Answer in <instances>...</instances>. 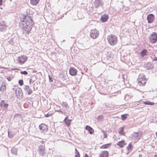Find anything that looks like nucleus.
Listing matches in <instances>:
<instances>
[{"label": "nucleus", "instance_id": "obj_23", "mask_svg": "<svg viewBox=\"0 0 157 157\" xmlns=\"http://www.w3.org/2000/svg\"><path fill=\"white\" fill-rule=\"evenodd\" d=\"M62 106L65 108L66 109H67L69 108V106L68 105L67 103L66 102H63L61 103Z\"/></svg>", "mask_w": 157, "mask_h": 157}, {"label": "nucleus", "instance_id": "obj_48", "mask_svg": "<svg viewBox=\"0 0 157 157\" xmlns=\"http://www.w3.org/2000/svg\"><path fill=\"white\" fill-rule=\"evenodd\" d=\"M44 142L43 141H40L41 143H42V144H43V143H44Z\"/></svg>", "mask_w": 157, "mask_h": 157}, {"label": "nucleus", "instance_id": "obj_24", "mask_svg": "<svg viewBox=\"0 0 157 157\" xmlns=\"http://www.w3.org/2000/svg\"><path fill=\"white\" fill-rule=\"evenodd\" d=\"M14 135V132L10 130L8 131V136L9 138H12Z\"/></svg>", "mask_w": 157, "mask_h": 157}, {"label": "nucleus", "instance_id": "obj_14", "mask_svg": "<svg viewBox=\"0 0 157 157\" xmlns=\"http://www.w3.org/2000/svg\"><path fill=\"white\" fill-rule=\"evenodd\" d=\"M108 152L106 151H102L99 155V157H108Z\"/></svg>", "mask_w": 157, "mask_h": 157}, {"label": "nucleus", "instance_id": "obj_10", "mask_svg": "<svg viewBox=\"0 0 157 157\" xmlns=\"http://www.w3.org/2000/svg\"><path fill=\"white\" fill-rule=\"evenodd\" d=\"M15 93L17 98H22L23 94L22 90L20 88L18 90H16Z\"/></svg>", "mask_w": 157, "mask_h": 157}, {"label": "nucleus", "instance_id": "obj_8", "mask_svg": "<svg viewBox=\"0 0 157 157\" xmlns=\"http://www.w3.org/2000/svg\"><path fill=\"white\" fill-rule=\"evenodd\" d=\"M27 58L28 57L26 56L22 55L18 57V61L20 64H22L27 60Z\"/></svg>", "mask_w": 157, "mask_h": 157}, {"label": "nucleus", "instance_id": "obj_36", "mask_svg": "<svg viewBox=\"0 0 157 157\" xmlns=\"http://www.w3.org/2000/svg\"><path fill=\"white\" fill-rule=\"evenodd\" d=\"M151 58L152 59L153 61H157V57L155 56H153V57L151 56Z\"/></svg>", "mask_w": 157, "mask_h": 157}, {"label": "nucleus", "instance_id": "obj_9", "mask_svg": "<svg viewBox=\"0 0 157 157\" xmlns=\"http://www.w3.org/2000/svg\"><path fill=\"white\" fill-rule=\"evenodd\" d=\"M154 16L152 14H150L147 16V22L149 23H152L154 20Z\"/></svg>", "mask_w": 157, "mask_h": 157}, {"label": "nucleus", "instance_id": "obj_46", "mask_svg": "<svg viewBox=\"0 0 157 157\" xmlns=\"http://www.w3.org/2000/svg\"><path fill=\"white\" fill-rule=\"evenodd\" d=\"M84 157H89V156L88 155H87L86 154Z\"/></svg>", "mask_w": 157, "mask_h": 157}, {"label": "nucleus", "instance_id": "obj_2", "mask_svg": "<svg viewBox=\"0 0 157 157\" xmlns=\"http://www.w3.org/2000/svg\"><path fill=\"white\" fill-rule=\"evenodd\" d=\"M107 40L109 43L111 45H114L117 42V37L114 35H111L109 36Z\"/></svg>", "mask_w": 157, "mask_h": 157}, {"label": "nucleus", "instance_id": "obj_43", "mask_svg": "<svg viewBox=\"0 0 157 157\" xmlns=\"http://www.w3.org/2000/svg\"><path fill=\"white\" fill-rule=\"evenodd\" d=\"M103 132L104 133V138H106L107 137V134L104 131H103Z\"/></svg>", "mask_w": 157, "mask_h": 157}, {"label": "nucleus", "instance_id": "obj_33", "mask_svg": "<svg viewBox=\"0 0 157 157\" xmlns=\"http://www.w3.org/2000/svg\"><path fill=\"white\" fill-rule=\"evenodd\" d=\"M128 114H123L121 115V119L123 120H125L127 118Z\"/></svg>", "mask_w": 157, "mask_h": 157}, {"label": "nucleus", "instance_id": "obj_29", "mask_svg": "<svg viewBox=\"0 0 157 157\" xmlns=\"http://www.w3.org/2000/svg\"><path fill=\"white\" fill-rule=\"evenodd\" d=\"M36 79V76H34L32 77V79H31L29 80V83L34 82Z\"/></svg>", "mask_w": 157, "mask_h": 157}, {"label": "nucleus", "instance_id": "obj_6", "mask_svg": "<svg viewBox=\"0 0 157 157\" xmlns=\"http://www.w3.org/2000/svg\"><path fill=\"white\" fill-rule=\"evenodd\" d=\"M48 127L47 125L41 124L39 126V128L42 132L44 133L46 132L48 130Z\"/></svg>", "mask_w": 157, "mask_h": 157}, {"label": "nucleus", "instance_id": "obj_22", "mask_svg": "<svg viewBox=\"0 0 157 157\" xmlns=\"http://www.w3.org/2000/svg\"><path fill=\"white\" fill-rule=\"evenodd\" d=\"M95 4V6L96 8H97L101 4V0H95L94 2Z\"/></svg>", "mask_w": 157, "mask_h": 157}, {"label": "nucleus", "instance_id": "obj_50", "mask_svg": "<svg viewBox=\"0 0 157 157\" xmlns=\"http://www.w3.org/2000/svg\"><path fill=\"white\" fill-rule=\"evenodd\" d=\"M141 156H142V155H139V157H140Z\"/></svg>", "mask_w": 157, "mask_h": 157}, {"label": "nucleus", "instance_id": "obj_27", "mask_svg": "<svg viewBox=\"0 0 157 157\" xmlns=\"http://www.w3.org/2000/svg\"><path fill=\"white\" fill-rule=\"evenodd\" d=\"M124 128L121 127L119 129V132L120 134H121L122 135H124Z\"/></svg>", "mask_w": 157, "mask_h": 157}, {"label": "nucleus", "instance_id": "obj_12", "mask_svg": "<svg viewBox=\"0 0 157 157\" xmlns=\"http://www.w3.org/2000/svg\"><path fill=\"white\" fill-rule=\"evenodd\" d=\"M77 70L75 68L71 67L69 69V74L71 76H75L76 75L77 73Z\"/></svg>", "mask_w": 157, "mask_h": 157}, {"label": "nucleus", "instance_id": "obj_17", "mask_svg": "<svg viewBox=\"0 0 157 157\" xmlns=\"http://www.w3.org/2000/svg\"><path fill=\"white\" fill-rule=\"evenodd\" d=\"M7 29V26L4 23L2 24L0 23V31L2 32H4Z\"/></svg>", "mask_w": 157, "mask_h": 157}, {"label": "nucleus", "instance_id": "obj_18", "mask_svg": "<svg viewBox=\"0 0 157 157\" xmlns=\"http://www.w3.org/2000/svg\"><path fill=\"white\" fill-rule=\"evenodd\" d=\"M148 53L147 50L146 49H143L140 53V56L142 57H144V56L147 55Z\"/></svg>", "mask_w": 157, "mask_h": 157}, {"label": "nucleus", "instance_id": "obj_15", "mask_svg": "<svg viewBox=\"0 0 157 157\" xmlns=\"http://www.w3.org/2000/svg\"><path fill=\"white\" fill-rule=\"evenodd\" d=\"M144 67L146 69L148 70L152 69L154 66L150 63L148 62L144 65Z\"/></svg>", "mask_w": 157, "mask_h": 157}, {"label": "nucleus", "instance_id": "obj_7", "mask_svg": "<svg viewBox=\"0 0 157 157\" xmlns=\"http://www.w3.org/2000/svg\"><path fill=\"white\" fill-rule=\"evenodd\" d=\"M38 151L40 155L43 156L44 155L45 153L44 146L43 145H39L38 149Z\"/></svg>", "mask_w": 157, "mask_h": 157}, {"label": "nucleus", "instance_id": "obj_16", "mask_svg": "<svg viewBox=\"0 0 157 157\" xmlns=\"http://www.w3.org/2000/svg\"><path fill=\"white\" fill-rule=\"evenodd\" d=\"M109 18L108 15L105 14L104 15H102L101 16L100 20L102 22H104L107 21Z\"/></svg>", "mask_w": 157, "mask_h": 157}, {"label": "nucleus", "instance_id": "obj_19", "mask_svg": "<svg viewBox=\"0 0 157 157\" xmlns=\"http://www.w3.org/2000/svg\"><path fill=\"white\" fill-rule=\"evenodd\" d=\"M85 129L86 130H87L88 131L89 133L91 134H92L94 133V129L92 128L88 125H86V126Z\"/></svg>", "mask_w": 157, "mask_h": 157}, {"label": "nucleus", "instance_id": "obj_4", "mask_svg": "<svg viewBox=\"0 0 157 157\" xmlns=\"http://www.w3.org/2000/svg\"><path fill=\"white\" fill-rule=\"evenodd\" d=\"M150 41L152 43H155L157 40V33L155 32H153L149 37Z\"/></svg>", "mask_w": 157, "mask_h": 157}, {"label": "nucleus", "instance_id": "obj_30", "mask_svg": "<svg viewBox=\"0 0 157 157\" xmlns=\"http://www.w3.org/2000/svg\"><path fill=\"white\" fill-rule=\"evenodd\" d=\"M110 144H106L105 145H103L100 148H101V149H105V148H107L110 145Z\"/></svg>", "mask_w": 157, "mask_h": 157}, {"label": "nucleus", "instance_id": "obj_45", "mask_svg": "<svg viewBox=\"0 0 157 157\" xmlns=\"http://www.w3.org/2000/svg\"><path fill=\"white\" fill-rule=\"evenodd\" d=\"M3 1L2 0H0V6H1L2 4Z\"/></svg>", "mask_w": 157, "mask_h": 157}, {"label": "nucleus", "instance_id": "obj_21", "mask_svg": "<svg viewBox=\"0 0 157 157\" xmlns=\"http://www.w3.org/2000/svg\"><path fill=\"white\" fill-rule=\"evenodd\" d=\"M132 136L136 139H139L141 136V134L138 132H134L132 134Z\"/></svg>", "mask_w": 157, "mask_h": 157}, {"label": "nucleus", "instance_id": "obj_41", "mask_svg": "<svg viewBox=\"0 0 157 157\" xmlns=\"http://www.w3.org/2000/svg\"><path fill=\"white\" fill-rule=\"evenodd\" d=\"M48 77L49 81L51 82H53V80L52 77H51L49 75H48Z\"/></svg>", "mask_w": 157, "mask_h": 157}, {"label": "nucleus", "instance_id": "obj_26", "mask_svg": "<svg viewBox=\"0 0 157 157\" xmlns=\"http://www.w3.org/2000/svg\"><path fill=\"white\" fill-rule=\"evenodd\" d=\"M17 149L15 148H13L11 150V153L13 154H17Z\"/></svg>", "mask_w": 157, "mask_h": 157}, {"label": "nucleus", "instance_id": "obj_39", "mask_svg": "<svg viewBox=\"0 0 157 157\" xmlns=\"http://www.w3.org/2000/svg\"><path fill=\"white\" fill-rule=\"evenodd\" d=\"M103 118V116L102 115H100L97 117L98 120H101Z\"/></svg>", "mask_w": 157, "mask_h": 157}, {"label": "nucleus", "instance_id": "obj_38", "mask_svg": "<svg viewBox=\"0 0 157 157\" xmlns=\"http://www.w3.org/2000/svg\"><path fill=\"white\" fill-rule=\"evenodd\" d=\"M18 83L20 86H22L23 85V80L21 79L19 81Z\"/></svg>", "mask_w": 157, "mask_h": 157}, {"label": "nucleus", "instance_id": "obj_40", "mask_svg": "<svg viewBox=\"0 0 157 157\" xmlns=\"http://www.w3.org/2000/svg\"><path fill=\"white\" fill-rule=\"evenodd\" d=\"M52 115V113H48L46 114H45V117H48Z\"/></svg>", "mask_w": 157, "mask_h": 157}, {"label": "nucleus", "instance_id": "obj_13", "mask_svg": "<svg viewBox=\"0 0 157 157\" xmlns=\"http://www.w3.org/2000/svg\"><path fill=\"white\" fill-rule=\"evenodd\" d=\"M24 89L26 93H27L29 95L33 93V91L28 86H25Z\"/></svg>", "mask_w": 157, "mask_h": 157}, {"label": "nucleus", "instance_id": "obj_37", "mask_svg": "<svg viewBox=\"0 0 157 157\" xmlns=\"http://www.w3.org/2000/svg\"><path fill=\"white\" fill-rule=\"evenodd\" d=\"M20 73L21 74H23L25 75H27L28 74V72L26 71H21Z\"/></svg>", "mask_w": 157, "mask_h": 157}, {"label": "nucleus", "instance_id": "obj_25", "mask_svg": "<svg viewBox=\"0 0 157 157\" xmlns=\"http://www.w3.org/2000/svg\"><path fill=\"white\" fill-rule=\"evenodd\" d=\"M40 0H30L31 4L33 5H36L39 2Z\"/></svg>", "mask_w": 157, "mask_h": 157}, {"label": "nucleus", "instance_id": "obj_1", "mask_svg": "<svg viewBox=\"0 0 157 157\" xmlns=\"http://www.w3.org/2000/svg\"><path fill=\"white\" fill-rule=\"evenodd\" d=\"M32 17L30 14L26 15H24L22 17L20 18V21L19 22L20 26H22V28L24 30V32L29 34L32 27L34 24V22L31 18Z\"/></svg>", "mask_w": 157, "mask_h": 157}, {"label": "nucleus", "instance_id": "obj_11", "mask_svg": "<svg viewBox=\"0 0 157 157\" xmlns=\"http://www.w3.org/2000/svg\"><path fill=\"white\" fill-rule=\"evenodd\" d=\"M0 105L3 110H6L7 109L9 105L8 104L5 103L4 100H2L0 102Z\"/></svg>", "mask_w": 157, "mask_h": 157}, {"label": "nucleus", "instance_id": "obj_47", "mask_svg": "<svg viewBox=\"0 0 157 157\" xmlns=\"http://www.w3.org/2000/svg\"><path fill=\"white\" fill-rule=\"evenodd\" d=\"M58 112H61L62 113H63V112L61 111L60 110H59L58 111Z\"/></svg>", "mask_w": 157, "mask_h": 157}, {"label": "nucleus", "instance_id": "obj_34", "mask_svg": "<svg viewBox=\"0 0 157 157\" xmlns=\"http://www.w3.org/2000/svg\"><path fill=\"white\" fill-rule=\"evenodd\" d=\"M132 148L133 146L131 143H129L128 146L127 147V148L128 151L132 150Z\"/></svg>", "mask_w": 157, "mask_h": 157}, {"label": "nucleus", "instance_id": "obj_20", "mask_svg": "<svg viewBox=\"0 0 157 157\" xmlns=\"http://www.w3.org/2000/svg\"><path fill=\"white\" fill-rule=\"evenodd\" d=\"M117 145L119 146L120 147L122 148L123 146L126 144L125 143V141L124 140H122L118 142L117 144Z\"/></svg>", "mask_w": 157, "mask_h": 157}, {"label": "nucleus", "instance_id": "obj_28", "mask_svg": "<svg viewBox=\"0 0 157 157\" xmlns=\"http://www.w3.org/2000/svg\"><path fill=\"white\" fill-rule=\"evenodd\" d=\"M6 89V85H4V86L2 85L0 87V90L2 92L5 91Z\"/></svg>", "mask_w": 157, "mask_h": 157}, {"label": "nucleus", "instance_id": "obj_44", "mask_svg": "<svg viewBox=\"0 0 157 157\" xmlns=\"http://www.w3.org/2000/svg\"><path fill=\"white\" fill-rule=\"evenodd\" d=\"M67 120H68L67 117H65V119L64 120V122L65 121H67Z\"/></svg>", "mask_w": 157, "mask_h": 157}, {"label": "nucleus", "instance_id": "obj_3", "mask_svg": "<svg viewBox=\"0 0 157 157\" xmlns=\"http://www.w3.org/2000/svg\"><path fill=\"white\" fill-rule=\"evenodd\" d=\"M138 83H140V85L142 84L143 86L144 85L147 81L145 75L143 74L140 75L138 79Z\"/></svg>", "mask_w": 157, "mask_h": 157}, {"label": "nucleus", "instance_id": "obj_5", "mask_svg": "<svg viewBox=\"0 0 157 157\" xmlns=\"http://www.w3.org/2000/svg\"><path fill=\"white\" fill-rule=\"evenodd\" d=\"M99 34L98 31L96 29H93L91 30L90 35L92 38L93 39H95L98 37Z\"/></svg>", "mask_w": 157, "mask_h": 157}, {"label": "nucleus", "instance_id": "obj_31", "mask_svg": "<svg viewBox=\"0 0 157 157\" xmlns=\"http://www.w3.org/2000/svg\"><path fill=\"white\" fill-rule=\"evenodd\" d=\"M75 157H80V155L77 149L75 148Z\"/></svg>", "mask_w": 157, "mask_h": 157}, {"label": "nucleus", "instance_id": "obj_35", "mask_svg": "<svg viewBox=\"0 0 157 157\" xmlns=\"http://www.w3.org/2000/svg\"><path fill=\"white\" fill-rule=\"evenodd\" d=\"M71 120H68L64 122L67 126H69L71 124Z\"/></svg>", "mask_w": 157, "mask_h": 157}, {"label": "nucleus", "instance_id": "obj_49", "mask_svg": "<svg viewBox=\"0 0 157 157\" xmlns=\"http://www.w3.org/2000/svg\"><path fill=\"white\" fill-rule=\"evenodd\" d=\"M154 157H157V156L155 155V156H154Z\"/></svg>", "mask_w": 157, "mask_h": 157}, {"label": "nucleus", "instance_id": "obj_32", "mask_svg": "<svg viewBox=\"0 0 157 157\" xmlns=\"http://www.w3.org/2000/svg\"><path fill=\"white\" fill-rule=\"evenodd\" d=\"M144 104L147 105H152L154 104V103L153 102L148 101H146L144 102Z\"/></svg>", "mask_w": 157, "mask_h": 157}, {"label": "nucleus", "instance_id": "obj_42", "mask_svg": "<svg viewBox=\"0 0 157 157\" xmlns=\"http://www.w3.org/2000/svg\"><path fill=\"white\" fill-rule=\"evenodd\" d=\"M12 78L11 77L9 76L7 78V79L8 80V81H11V80L12 79Z\"/></svg>", "mask_w": 157, "mask_h": 157}]
</instances>
